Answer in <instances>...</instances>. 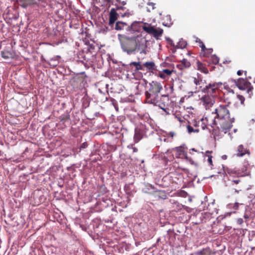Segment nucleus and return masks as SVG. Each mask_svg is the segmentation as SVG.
I'll list each match as a JSON object with an SVG mask.
<instances>
[{
	"instance_id": "obj_52",
	"label": "nucleus",
	"mask_w": 255,
	"mask_h": 255,
	"mask_svg": "<svg viewBox=\"0 0 255 255\" xmlns=\"http://www.w3.org/2000/svg\"><path fill=\"white\" fill-rule=\"evenodd\" d=\"M112 226H106V228H109V229H115V224H111Z\"/></svg>"
},
{
	"instance_id": "obj_47",
	"label": "nucleus",
	"mask_w": 255,
	"mask_h": 255,
	"mask_svg": "<svg viewBox=\"0 0 255 255\" xmlns=\"http://www.w3.org/2000/svg\"><path fill=\"white\" fill-rule=\"evenodd\" d=\"M244 72L245 73V74L246 75L247 74V71H242V70H239L237 71V75H239V76H241L242 75L243 73Z\"/></svg>"
},
{
	"instance_id": "obj_31",
	"label": "nucleus",
	"mask_w": 255,
	"mask_h": 255,
	"mask_svg": "<svg viewBox=\"0 0 255 255\" xmlns=\"http://www.w3.org/2000/svg\"><path fill=\"white\" fill-rule=\"evenodd\" d=\"M190 66V62L186 59H183L181 61V64L177 65V67L180 69L189 68Z\"/></svg>"
},
{
	"instance_id": "obj_14",
	"label": "nucleus",
	"mask_w": 255,
	"mask_h": 255,
	"mask_svg": "<svg viewBox=\"0 0 255 255\" xmlns=\"http://www.w3.org/2000/svg\"><path fill=\"white\" fill-rule=\"evenodd\" d=\"M201 102L206 109H209L215 103V99L213 96L209 95H205L201 99Z\"/></svg>"
},
{
	"instance_id": "obj_18",
	"label": "nucleus",
	"mask_w": 255,
	"mask_h": 255,
	"mask_svg": "<svg viewBox=\"0 0 255 255\" xmlns=\"http://www.w3.org/2000/svg\"><path fill=\"white\" fill-rule=\"evenodd\" d=\"M246 154H250L249 149H248L247 148H245L242 144L239 145L237 148V156H243Z\"/></svg>"
},
{
	"instance_id": "obj_59",
	"label": "nucleus",
	"mask_w": 255,
	"mask_h": 255,
	"mask_svg": "<svg viewBox=\"0 0 255 255\" xmlns=\"http://www.w3.org/2000/svg\"><path fill=\"white\" fill-rule=\"evenodd\" d=\"M187 55H190V52H188L187 53Z\"/></svg>"
},
{
	"instance_id": "obj_38",
	"label": "nucleus",
	"mask_w": 255,
	"mask_h": 255,
	"mask_svg": "<svg viewBox=\"0 0 255 255\" xmlns=\"http://www.w3.org/2000/svg\"><path fill=\"white\" fill-rule=\"evenodd\" d=\"M209 60L214 64H217L219 62V58L216 55H211Z\"/></svg>"
},
{
	"instance_id": "obj_4",
	"label": "nucleus",
	"mask_w": 255,
	"mask_h": 255,
	"mask_svg": "<svg viewBox=\"0 0 255 255\" xmlns=\"http://www.w3.org/2000/svg\"><path fill=\"white\" fill-rule=\"evenodd\" d=\"M153 105L158 106L167 115H170L173 112V103L170 100L168 95H162L157 102L152 104Z\"/></svg>"
},
{
	"instance_id": "obj_19",
	"label": "nucleus",
	"mask_w": 255,
	"mask_h": 255,
	"mask_svg": "<svg viewBox=\"0 0 255 255\" xmlns=\"http://www.w3.org/2000/svg\"><path fill=\"white\" fill-rule=\"evenodd\" d=\"M212 254V250L211 249L207 247L205 248H203L200 251H198L194 253H193V255H211Z\"/></svg>"
},
{
	"instance_id": "obj_17",
	"label": "nucleus",
	"mask_w": 255,
	"mask_h": 255,
	"mask_svg": "<svg viewBox=\"0 0 255 255\" xmlns=\"http://www.w3.org/2000/svg\"><path fill=\"white\" fill-rule=\"evenodd\" d=\"M143 68H146L149 72L153 73L156 70V66L152 61L146 62L143 64Z\"/></svg>"
},
{
	"instance_id": "obj_33",
	"label": "nucleus",
	"mask_w": 255,
	"mask_h": 255,
	"mask_svg": "<svg viewBox=\"0 0 255 255\" xmlns=\"http://www.w3.org/2000/svg\"><path fill=\"white\" fill-rule=\"evenodd\" d=\"M202 83L201 80H199L198 78H194V83L197 86H199V87H196V90H195L194 92L196 93L198 92H199L200 90H202L201 89L202 86H200V84Z\"/></svg>"
},
{
	"instance_id": "obj_5",
	"label": "nucleus",
	"mask_w": 255,
	"mask_h": 255,
	"mask_svg": "<svg viewBox=\"0 0 255 255\" xmlns=\"http://www.w3.org/2000/svg\"><path fill=\"white\" fill-rule=\"evenodd\" d=\"M215 120L213 119L210 116H208L200 121H196L193 120L192 122L193 126L195 128H199L203 130L207 128L209 129V131H210L211 129L208 128L209 126L211 127L212 130H214L215 129Z\"/></svg>"
},
{
	"instance_id": "obj_15",
	"label": "nucleus",
	"mask_w": 255,
	"mask_h": 255,
	"mask_svg": "<svg viewBox=\"0 0 255 255\" xmlns=\"http://www.w3.org/2000/svg\"><path fill=\"white\" fill-rule=\"evenodd\" d=\"M218 90L217 85L216 84H209L208 86H206L205 88H204L202 91L204 93H206L208 95L210 94V96H213L214 98L215 96H216V92Z\"/></svg>"
},
{
	"instance_id": "obj_40",
	"label": "nucleus",
	"mask_w": 255,
	"mask_h": 255,
	"mask_svg": "<svg viewBox=\"0 0 255 255\" xmlns=\"http://www.w3.org/2000/svg\"><path fill=\"white\" fill-rule=\"evenodd\" d=\"M195 41L196 43H199V46H200V47H201V49H205V45L200 39H199L198 37H196Z\"/></svg>"
},
{
	"instance_id": "obj_22",
	"label": "nucleus",
	"mask_w": 255,
	"mask_h": 255,
	"mask_svg": "<svg viewBox=\"0 0 255 255\" xmlns=\"http://www.w3.org/2000/svg\"><path fill=\"white\" fill-rule=\"evenodd\" d=\"M255 216V214H253L251 213L250 210H247L245 212L244 216V218L246 219L245 221H243V219L240 218L238 219V222L239 223H242L244 222H247L248 221L247 219H250L253 218Z\"/></svg>"
},
{
	"instance_id": "obj_2",
	"label": "nucleus",
	"mask_w": 255,
	"mask_h": 255,
	"mask_svg": "<svg viewBox=\"0 0 255 255\" xmlns=\"http://www.w3.org/2000/svg\"><path fill=\"white\" fill-rule=\"evenodd\" d=\"M122 50L128 55L139 52L146 54L147 53V40L142 35L129 37L122 36L119 37Z\"/></svg>"
},
{
	"instance_id": "obj_48",
	"label": "nucleus",
	"mask_w": 255,
	"mask_h": 255,
	"mask_svg": "<svg viewBox=\"0 0 255 255\" xmlns=\"http://www.w3.org/2000/svg\"><path fill=\"white\" fill-rule=\"evenodd\" d=\"M223 226L224 227V230L226 231H229L231 228V227H229L225 226H224V224H222Z\"/></svg>"
},
{
	"instance_id": "obj_49",
	"label": "nucleus",
	"mask_w": 255,
	"mask_h": 255,
	"mask_svg": "<svg viewBox=\"0 0 255 255\" xmlns=\"http://www.w3.org/2000/svg\"><path fill=\"white\" fill-rule=\"evenodd\" d=\"M169 44L170 45H171L172 46H173V47H174L175 49L176 48V46L174 45V43L173 41L172 40H171V39L169 40Z\"/></svg>"
},
{
	"instance_id": "obj_20",
	"label": "nucleus",
	"mask_w": 255,
	"mask_h": 255,
	"mask_svg": "<svg viewBox=\"0 0 255 255\" xmlns=\"http://www.w3.org/2000/svg\"><path fill=\"white\" fill-rule=\"evenodd\" d=\"M183 205L177 201H173L171 203L170 207V211L172 212H178L182 209Z\"/></svg>"
},
{
	"instance_id": "obj_10",
	"label": "nucleus",
	"mask_w": 255,
	"mask_h": 255,
	"mask_svg": "<svg viewBox=\"0 0 255 255\" xmlns=\"http://www.w3.org/2000/svg\"><path fill=\"white\" fill-rule=\"evenodd\" d=\"M146 128L143 125L137 126L135 128L133 139L134 143H138L145 135Z\"/></svg>"
},
{
	"instance_id": "obj_6",
	"label": "nucleus",
	"mask_w": 255,
	"mask_h": 255,
	"mask_svg": "<svg viewBox=\"0 0 255 255\" xmlns=\"http://www.w3.org/2000/svg\"><path fill=\"white\" fill-rule=\"evenodd\" d=\"M233 82L240 90H247V93L249 95V97L251 98V95L253 94V87L247 78L243 79L240 78L237 80H234Z\"/></svg>"
},
{
	"instance_id": "obj_50",
	"label": "nucleus",
	"mask_w": 255,
	"mask_h": 255,
	"mask_svg": "<svg viewBox=\"0 0 255 255\" xmlns=\"http://www.w3.org/2000/svg\"><path fill=\"white\" fill-rule=\"evenodd\" d=\"M88 146V144L87 142H84L82 143V144L81 146V148H85Z\"/></svg>"
},
{
	"instance_id": "obj_36",
	"label": "nucleus",
	"mask_w": 255,
	"mask_h": 255,
	"mask_svg": "<svg viewBox=\"0 0 255 255\" xmlns=\"http://www.w3.org/2000/svg\"><path fill=\"white\" fill-rule=\"evenodd\" d=\"M201 51L203 52V56L205 57H208L210 54L213 52L212 48H207L205 47V49H201Z\"/></svg>"
},
{
	"instance_id": "obj_62",
	"label": "nucleus",
	"mask_w": 255,
	"mask_h": 255,
	"mask_svg": "<svg viewBox=\"0 0 255 255\" xmlns=\"http://www.w3.org/2000/svg\"><path fill=\"white\" fill-rule=\"evenodd\" d=\"M1 153H2V152H1V151L0 150V155H1Z\"/></svg>"
},
{
	"instance_id": "obj_25",
	"label": "nucleus",
	"mask_w": 255,
	"mask_h": 255,
	"mask_svg": "<svg viewBox=\"0 0 255 255\" xmlns=\"http://www.w3.org/2000/svg\"><path fill=\"white\" fill-rule=\"evenodd\" d=\"M144 22L134 21L130 25V28L132 31H139V28L142 27Z\"/></svg>"
},
{
	"instance_id": "obj_8",
	"label": "nucleus",
	"mask_w": 255,
	"mask_h": 255,
	"mask_svg": "<svg viewBox=\"0 0 255 255\" xmlns=\"http://www.w3.org/2000/svg\"><path fill=\"white\" fill-rule=\"evenodd\" d=\"M80 227L83 230L87 232L89 234L95 233L97 234H101L98 230L100 226L104 228V224H79Z\"/></svg>"
},
{
	"instance_id": "obj_63",
	"label": "nucleus",
	"mask_w": 255,
	"mask_h": 255,
	"mask_svg": "<svg viewBox=\"0 0 255 255\" xmlns=\"http://www.w3.org/2000/svg\"><path fill=\"white\" fill-rule=\"evenodd\" d=\"M254 232H255L254 231H253V232H252V233H253V235H255V234H254Z\"/></svg>"
},
{
	"instance_id": "obj_26",
	"label": "nucleus",
	"mask_w": 255,
	"mask_h": 255,
	"mask_svg": "<svg viewBox=\"0 0 255 255\" xmlns=\"http://www.w3.org/2000/svg\"><path fill=\"white\" fill-rule=\"evenodd\" d=\"M162 24L165 26L170 27L172 24L171 17L170 15H166L163 18Z\"/></svg>"
},
{
	"instance_id": "obj_57",
	"label": "nucleus",
	"mask_w": 255,
	"mask_h": 255,
	"mask_svg": "<svg viewBox=\"0 0 255 255\" xmlns=\"http://www.w3.org/2000/svg\"><path fill=\"white\" fill-rule=\"evenodd\" d=\"M112 242V241L111 242H107V243L110 245Z\"/></svg>"
},
{
	"instance_id": "obj_35",
	"label": "nucleus",
	"mask_w": 255,
	"mask_h": 255,
	"mask_svg": "<svg viewBox=\"0 0 255 255\" xmlns=\"http://www.w3.org/2000/svg\"><path fill=\"white\" fill-rule=\"evenodd\" d=\"M192 125H193L192 124ZM187 128L188 130V132L189 133H192V132H198L200 131V128H195L193 127V125H188L187 126Z\"/></svg>"
},
{
	"instance_id": "obj_53",
	"label": "nucleus",
	"mask_w": 255,
	"mask_h": 255,
	"mask_svg": "<svg viewBox=\"0 0 255 255\" xmlns=\"http://www.w3.org/2000/svg\"><path fill=\"white\" fill-rule=\"evenodd\" d=\"M174 229H169L168 231H167V234L168 235L170 233H171V232H174Z\"/></svg>"
},
{
	"instance_id": "obj_37",
	"label": "nucleus",
	"mask_w": 255,
	"mask_h": 255,
	"mask_svg": "<svg viewBox=\"0 0 255 255\" xmlns=\"http://www.w3.org/2000/svg\"><path fill=\"white\" fill-rule=\"evenodd\" d=\"M125 25H126L125 23L121 21H118L116 23L115 29L118 30L123 29Z\"/></svg>"
},
{
	"instance_id": "obj_16",
	"label": "nucleus",
	"mask_w": 255,
	"mask_h": 255,
	"mask_svg": "<svg viewBox=\"0 0 255 255\" xmlns=\"http://www.w3.org/2000/svg\"><path fill=\"white\" fill-rule=\"evenodd\" d=\"M175 156L177 158H181L182 159H188L187 154L184 147L182 146L176 147L175 148Z\"/></svg>"
},
{
	"instance_id": "obj_32",
	"label": "nucleus",
	"mask_w": 255,
	"mask_h": 255,
	"mask_svg": "<svg viewBox=\"0 0 255 255\" xmlns=\"http://www.w3.org/2000/svg\"><path fill=\"white\" fill-rule=\"evenodd\" d=\"M202 222L203 223H206L207 222L215 223L214 221H210L212 218L211 217V214L210 213H205L203 215H202Z\"/></svg>"
},
{
	"instance_id": "obj_54",
	"label": "nucleus",
	"mask_w": 255,
	"mask_h": 255,
	"mask_svg": "<svg viewBox=\"0 0 255 255\" xmlns=\"http://www.w3.org/2000/svg\"><path fill=\"white\" fill-rule=\"evenodd\" d=\"M105 1H107L108 2H109V3H111V2H112V0H104Z\"/></svg>"
},
{
	"instance_id": "obj_28",
	"label": "nucleus",
	"mask_w": 255,
	"mask_h": 255,
	"mask_svg": "<svg viewBox=\"0 0 255 255\" xmlns=\"http://www.w3.org/2000/svg\"><path fill=\"white\" fill-rule=\"evenodd\" d=\"M0 54L1 57L5 59L14 58L13 54L10 51L6 50L1 51Z\"/></svg>"
},
{
	"instance_id": "obj_41",
	"label": "nucleus",
	"mask_w": 255,
	"mask_h": 255,
	"mask_svg": "<svg viewBox=\"0 0 255 255\" xmlns=\"http://www.w3.org/2000/svg\"><path fill=\"white\" fill-rule=\"evenodd\" d=\"M161 66L162 67L165 68V69H169L171 67H174L173 65L171 64L164 62L161 64Z\"/></svg>"
},
{
	"instance_id": "obj_39",
	"label": "nucleus",
	"mask_w": 255,
	"mask_h": 255,
	"mask_svg": "<svg viewBox=\"0 0 255 255\" xmlns=\"http://www.w3.org/2000/svg\"><path fill=\"white\" fill-rule=\"evenodd\" d=\"M148 7H147V11L148 12H151V10H154L156 8L155 3L151 2H148L147 3Z\"/></svg>"
},
{
	"instance_id": "obj_9",
	"label": "nucleus",
	"mask_w": 255,
	"mask_h": 255,
	"mask_svg": "<svg viewBox=\"0 0 255 255\" xmlns=\"http://www.w3.org/2000/svg\"><path fill=\"white\" fill-rule=\"evenodd\" d=\"M230 181L229 186L232 190H234L235 193H239L242 191L243 188V183L240 179V177H236L235 178L229 179Z\"/></svg>"
},
{
	"instance_id": "obj_30",
	"label": "nucleus",
	"mask_w": 255,
	"mask_h": 255,
	"mask_svg": "<svg viewBox=\"0 0 255 255\" xmlns=\"http://www.w3.org/2000/svg\"><path fill=\"white\" fill-rule=\"evenodd\" d=\"M130 66H133L135 67V71H138L139 70H144L143 64H141L140 62H132L129 64Z\"/></svg>"
},
{
	"instance_id": "obj_55",
	"label": "nucleus",
	"mask_w": 255,
	"mask_h": 255,
	"mask_svg": "<svg viewBox=\"0 0 255 255\" xmlns=\"http://www.w3.org/2000/svg\"><path fill=\"white\" fill-rule=\"evenodd\" d=\"M66 228H67V231H66V232H68V230H69V231H70V228H69L68 227V226L67 225V224H66Z\"/></svg>"
},
{
	"instance_id": "obj_3",
	"label": "nucleus",
	"mask_w": 255,
	"mask_h": 255,
	"mask_svg": "<svg viewBox=\"0 0 255 255\" xmlns=\"http://www.w3.org/2000/svg\"><path fill=\"white\" fill-rule=\"evenodd\" d=\"M162 89V86L159 82L152 81L149 83L148 89L145 93L146 102L152 104L157 102V99L160 98V93Z\"/></svg>"
},
{
	"instance_id": "obj_12",
	"label": "nucleus",
	"mask_w": 255,
	"mask_h": 255,
	"mask_svg": "<svg viewBox=\"0 0 255 255\" xmlns=\"http://www.w3.org/2000/svg\"><path fill=\"white\" fill-rule=\"evenodd\" d=\"M59 122L58 124L62 128H64L70 125V115L66 113L59 117Z\"/></svg>"
},
{
	"instance_id": "obj_11",
	"label": "nucleus",
	"mask_w": 255,
	"mask_h": 255,
	"mask_svg": "<svg viewBox=\"0 0 255 255\" xmlns=\"http://www.w3.org/2000/svg\"><path fill=\"white\" fill-rule=\"evenodd\" d=\"M169 244L171 247L176 248L184 245L182 239L176 234L173 236L169 235Z\"/></svg>"
},
{
	"instance_id": "obj_42",
	"label": "nucleus",
	"mask_w": 255,
	"mask_h": 255,
	"mask_svg": "<svg viewBox=\"0 0 255 255\" xmlns=\"http://www.w3.org/2000/svg\"><path fill=\"white\" fill-rule=\"evenodd\" d=\"M237 97L238 99L240 101L241 104L242 105H244V102L245 100L244 97L241 95H238L237 96Z\"/></svg>"
},
{
	"instance_id": "obj_21",
	"label": "nucleus",
	"mask_w": 255,
	"mask_h": 255,
	"mask_svg": "<svg viewBox=\"0 0 255 255\" xmlns=\"http://www.w3.org/2000/svg\"><path fill=\"white\" fill-rule=\"evenodd\" d=\"M117 19V13L114 8L111 9L110 13L109 24H113Z\"/></svg>"
},
{
	"instance_id": "obj_43",
	"label": "nucleus",
	"mask_w": 255,
	"mask_h": 255,
	"mask_svg": "<svg viewBox=\"0 0 255 255\" xmlns=\"http://www.w3.org/2000/svg\"><path fill=\"white\" fill-rule=\"evenodd\" d=\"M128 148H131L133 150V152H136L138 151V149L134 146L133 144H130L128 146Z\"/></svg>"
},
{
	"instance_id": "obj_29",
	"label": "nucleus",
	"mask_w": 255,
	"mask_h": 255,
	"mask_svg": "<svg viewBox=\"0 0 255 255\" xmlns=\"http://www.w3.org/2000/svg\"><path fill=\"white\" fill-rule=\"evenodd\" d=\"M130 66H133L135 67V71H138L139 70H144L143 64H141L140 62H132L129 64Z\"/></svg>"
},
{
	"instance_id": "obj_27",
	"label": "nucleus",
	"mask_w": 255,
	"mask_h": 255,
	"mask_svg": "<svg viewBox=\"0 0 255 255\" xmlns=\"http://www.w3.org/2000/svg\"><path fill=\"white\" fill-rule=\"evenodd\" d=\"M212 153V151L207 150L205 152L204 156L205 159L207 158V160L211 168H212V167L213 166V161H212L213 156L211 155Z\"/></svg>"
},
{
	"instance_id": "obj_61",
	"label": "nucleus",
	"mask_w": 255,
	"mask_h": 255,
	"mask_svg": "<svg viewBox=\"0 0 255 255\" xmlns=\"http://www.w3.org/2000/svg\"><path fill=\"white\" fill-rule=\"evenodd\" d=\"M110 247H115V245H113V246H112V245H110Z\"/></svg>"
},
{
	"instance_id": "obj_46",
	"label": "nucleus",
	"mask_w": 255,
	"mask_h": 255,
	"mask_svg": "<svg viewBox=\"0 0 255 255\" xmlns=\"http://www.w3.org/2000/svg\"><path fill=\"white\" fill-rule=\"evenodd\" d=\"M226 215H221V216H219L218 217H217V220L218 221V222H221V221L224 218L226 217Z\"/></svg>"
},
{
	"instance_id": "obj_45",
	"label": "nucleus",
	"mask_w": 255,
	"mask_h": 255,
	"mask_svg": "<svg viewBox=\"0 0 255 255\" xmlns=\"http://www.w3.org/2000/svg\"><path fill=\"white\" fill-rule=\"evenodd\" d=\"M83 81V78H75L73 80V82L75 83H79V82H81L82 81Z\"/></svg>"
},
{
	"instance_id": "obj_34",
	"label": "nucleus",
	"mask_w": 255,
	"mask_h": 255,
	"mask_svg": "<svg viewBox=\"0 0 255 255\" xmlns=\"http://www.w3.org/2000/svg\"><path fill=\"white\" fill-rule=\"evenodd\" d=\"M187 46V42L185 40H183L182 38L180 39L179 41L178 42L177 44L176 45V48H181L183 49L185 48Z\"/></svg>"
},
{
	"instance_id": "obj_44",
	"label": "nucleus",
	"mask_w": 255,
	"mask_h": 255,
	"mask_svg": "<svg viewBox=\"0 0 255 255\" xmlns=\"http://www.w3.org/2000/svg\"><path fill=\"white\" fill-rule=\"evenodd\" d=\"M186 227H185V226H183L181 228H177L176 229V232H178L179 233H183L185 231V229L186 228Z\"/></svg>"
},
{
	"instance_id": "obj_13",
	"label": "nucleus",
	"mask_w": 255,
	"mask_h": 255,
	"mask_svg": "<svg viewBox=\"0 0 255 255\" xmlns=\"http://www.w3.org/2000/svg\"><path fill=\"white\" fill-rule=\"evenodd\" d=\"M174 71V67L170 66L169 69H163L161 71H158L156 75L157 77L161 79L166 80Z\"/></svg>"
},
{
	"instance_id": "obj_58",
	"label": "nucleus",
	"mask_w": 255,
	"mask_h": 255,
	"mask_svg": "<svg viewBox=\"0 0 255 255\" xmlns=\"http://www.w3.org/2000/svg\"><path fill=\"white\" fill-rule=\"evenodd\" d=\"M44 0H38V1H39V2H40V1H42H42H43Z\"/></svg>"
},
{
	"instance_id": "obj_23",
	"label": "nucleus",
	"mask_w": 255,
	"mask_h": 255,
	"mask_svg": "<svg viewBox=\"0 0 255 255\" xmlns=\"http://www.w3.org/2000/svg\"><path fill=\"white\" fill-rule=\"evenodd\" d=\"M225 172L227 174H229L232 179L235 178V176L237 175V177L243 176V175H240V173L237 172L232 169L227 168L224 170Z\"/></svg>"
},
{
	"instance_id": "obj_56",
	"label": "nucleus",
	"mask_w": 255,
	"mask_h": 255,
	"mask_svg": "<svg viewBox=\"0 0 255 255\" xmlns=\"http://www.w3.org/2000/svg\"><path fill=\"white\" fill-rule=\"evenodd\" d=\"M192 150V151H197L195 148H192L190 151Z\"/></svg>"
},
{
	"instance_id": "obj_60",
	"label": "nucleus",
	"mask_w": 255,
	"mask_h": 255,
	"mask_svg": "<svg viewBox=\"0 0 255 255\" xmlns=\"http://www.w3.org/2000/svg\"><path fill=\"white\" fill-rule=\"evenodd\" d=\"M53 222H56V221H55V220H54V221H53ZM57 222L59 223V222L58 220L57 221Z\"/></svg>"
},
{
	"instance_id": "obj_24",
	"label": "nucleus",
	"mask_w": 255,
	"mask_h": 255,
	"mask_svg": "<svg viewBox=\"0 0 255 255\" xmlns=\"http://www.w3.org/2000/svg\"><path fill=\"white\" fill-rule=\"evenodd\" d=\"M197 69L200 70L202 72L205 74H208L209 73V71L208 69L206 68L205 64L202 63L199 61H197L196 62Z\"/></svg>"
},
{
	"instance_id": "obj_1",
	"label": "nucleus",
	"mask_w": 255,
	"mask_h": 255,
	"mask_svg": "<svg viewBox=\"0 0 255 255\" xmlns=\"http://www.w3.org/2000/svg\"><path fill=\"white\" fill-rule=\"evenodd\" d=\"M225 90L226 91L224 93V100L227 104L220 105L210 116L215 120V128L226 133L232 127V123L234 122V119L230 117L228 107L235 97V92L227 86L225 87Z\"/></svg>"
},
{
	"instance_id": "obj_7",
	"label": "nucleus",
	"mask_w": 255,
	"mask_h": 255,
	"mask_svg": "<svg viewBox=\"0 0 255 255\" xmlns=\"http://www.w3.org/2000/svg\"><path fill=\"white\" fill-rule=\"evenodd\" d=\"M142 28L148 34L152 35L156 39H158L163 33V30L162 28L160 27L155 28L151 25V24L146 22L143 23Z\"/></svg>"
},
{
	"instance_id": "obj_51",
	"label": "nucleus",
	"mask_w": 255,
	"mask_h": 255,
	"mask_svg": "<svg viewBox=\"0 0 255 255\" xmlns=\"http://www.w3.org/2000/svg\"><path fill=\"white\" fill-rule=\"evenodd\" d=\"M239 204L238 203H235L233 205V208L237 210L238 209Z\"/></svg>"
},
{
	"instance_id": "obj_64",
	"label": "nucleus",
	"mask_w": 255,
	"mask_h": 255,
	"mask_svg": "<svg viewBox=\"0 0 255 255\" xmlns=\"http://www.w3.org/2000/svg\"><path fill=\"white\" fill-rule=\"evenodd\" d=\"M159 15H161V13H159Z\"/></svg>"
}]
</instances>
